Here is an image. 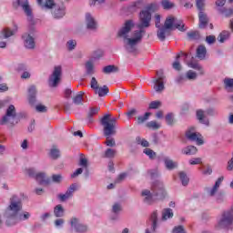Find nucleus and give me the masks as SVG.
<instances>
[{
  "label": "nucleus",
  "instance_id": "obj_24",
  "mask_svg": "<svg viewBox=\"0 0 233 233\" xmlns=\"http://www.w3.org/2000/svg\"><path fill=\"white\" fill-rule=\"evenodd\" d=\"M181 153L184 154V156H194L198 154V147L187 146L181 150Z\"/></svg>",
  "mask_w": 233,
  "mask_h": 233
},
{
  "label": "nucleus",
  "instance_id": "obj_44",
  "mask_svg": "<svg viewBox=\"0 0 233 233\" xmlns=\"http://www.w3.org/2000/svg\"><path fill=\"white\" fill-rule=\"evenodd\" d=\"M116 152L117 151L116 149L107 148L105 151V154H104L103 157H106L107 159H112V158L116 157Z\"/></svg>",
  "mask_w": 233,
  "mask_h": 233
},
{
  "label": "nucleus",
  "instance_id": "obj_49",
  "mask_svg": "<svg viewBox=\"0 0 233 233\" xmlns=\"http://www.w3.org/2000/svg\"><path fill=\"white\" fill-rule=\"evenodd\" d=\"M146 127L151 130H159V128H161V125L157 124L156 121L147 122Z\"/></svg>",
  "mask_w": 233,
  "mask_h": 233
},
{
  "label": "nucleus",
  "instance_id": "obj_7",
  "mask_svg": "<svg viewBox=\"0 0 233 233\" xmlns=\"http://www.w3.org/2000/svg\"><path fill=\"white\" fill-rule=\"evenodd\" d=\"M205 114H207L210 117H216L218 112L216 110L215 107H208L206 110H197V119L199 121V123H201L202 125H206V127H210V120H208V118H205Z\"/></svg>",
  "mask_w": 233,
  "mask_h": 233
},
{
  "label": "nucleus",
  "instance_id": "obj_34",
  "mask_svg": "<svg viewBox=\"0 0 233 233\" xmlns=\"http://www.w3.org/2000/svg\"><path fill=\"white\" fill-rule=\"evenodd\" d=\"M54 214L56 218H63L65 216V208L63 205L58 204L54 208Z\"/></svg>",
  "mask_w": 233,
  "mask_h": 233
},
{
  "label": "nucleus",
  "instance_id": "obj_27",
  "mask_svg": "<svg viewBox=\"0 0 233 233\" xmlns=\"http://www.w3.org/2000/svg\"><path fill=\"white\" fill-rule=\"evenodd\" d=\"M22 10H24L25 14L27 15L28 21H33L34 16H32V8H30V5H28V1H25L22 6Z\"/></svg>",
  "mask_w": 233,
  "mask_h": 233
},
{
  "label": "nucleus",
  "instance_id": "obj_42",
  "mask_svg": "<svg viewBox=\"0 0 233 233\" xmlns=\"http://www.w3.org/2000/svg\"><path fill=\"white\" fill-rule=\"evenodd\" d=\"M30 213L27 211H24L23 213H16L18 223H21V221H26L30 219Z\"/></svg>",
  "mask_w": 233,
  "mask_h": 233
},
{
  "label": "nucleus",
  "instance_id": "obj_41",
  "mask_svg": "<svg viewBox=\"0 0 233 233\" xmlns=\"http://www.w3.org/2000/svg\"><path fill=\"white\" fill-rule=\"evenodd\" d=\"M85 96V92L80 91L73 97V103L75 105H83V96Z\"/></svg>",
  "mask_w": 233,
  "mask_h": 233
},
{
  "label": "nucleus",
  "instance_id": "obj_17",
  "mask_svg": "<svg viewBox=\"0 0 233 233\" xmlns=\"http://www.w3.org/2000/svg\"><path fill=\"white\" fill-rule=\"evenodd\" d=\"M86 26L87 30L96 32L97 30V22L93 18L90 13L86 14Z\"/></svg>",
  "mask_w": 233,
  "mask_h": 233
},
{
  "label": "nucleus",
  "instance_id": "obj_60",
  "mask_svg": "<svg viewBox=\"0 0 233 233\" xmlns=\"http://www.w3.org/2000/svg\"><path fill=\"white\" fill-rule=\"evenodd\" d=\"M90 86L95 91H96L99 87V83L97 82V79H96V77L94 76L91 78Z\"/></svg>",
  "mask_w": 233,
  "mask_h": 233
},
{
  "label": "nucleus",
  "instance_id": "obj_6",
  "mask_svg": "<svg viewBox=\"0 0 233 233\" xmlns=\"http://www.w3.org/2000/svg\"><path fill=\"white\" fill-rule=\"evenodd\" d=\"M177 18L169 15L166 18L164 25L157 31V35L159 41H165L167 35H170V32L174 30V25L176 24Z\"/></svg>",
  "mask_w": 233,
  "mask_h": 233
},
{
  "label": "nucleus",
  "instance_id": "obj_5",
  "mask_svg": "<svg viewBox=\"0 0 233 233\" xmlns=\"http://www.w3.org/2000/svg\"><path fill=\"white\" fill-rule=\"evenodd\" d=\"M44 6L51 10L54 19H63L66 15V7H65V5L56 4L54 0H46Z\"/></svg>",
  "mask_w": 233,
  "mask_h": 233
},
{
  "label": "nucleus",
  "instance_id": "obj_56",
  "mask_svg": "<svg viewBox=\"0 0 233 233\" xmlns=\"http://www.w3.org/2000/svg\"><path fill=\"white\" fill-rule=\"evenodd\" d=\"M196 6L199 12H204L205 10V0H196Z\"/></svg>",
  "mask_w": 233,
  "mask_h": 233
},
{
  "label": "nucleus",
  "instance_id": "obj_48",
  "mask_svg": "<svg viewBox=\"0 0 233 233\" xmlns=\"http://www.w3.org/2000/svg\"><path fill=\"white\" fill-rule=\"evenodd\" d=\"M187 35L188 39H190L191 41H196V40L199 39V37H200L198 31L187 32Z\"/></svg>",
  "mask_w": 233,
  "mask_h": 233
},
{
  "label": "nucleus",
  "instance_id": "obj_29",
  "mask_svg": "<svg viewBox=\"0 0 233 233\" xmlns=\"http://www.w3.org/2000/svg\"><path fill=\"white\" fill-rule=\"evenodd\" d=\"M86 74L87 76H94L96 74V67L94 66V62H92V60L86 63Z\"/></svg>",
  "mask_w": 233,
  "mask_h": 233
},
{
  "label": "nucleus",
  "instance_id": "obj_59",
  "mask_svg": "<svg viewBox=\"0 0 233 233\" xmlns=\"http://www.w3.org/2000/svg\"><path fill=\"white\" fill-rule=\"evenodd\" d=\"M126 116L128 119H132L134 117V116H137V109L136 108H132L129 109L127 113Z\"/></svg>",
  "mask_w": 233,
  "mask_h": 233
},
{
  "label": "nucleus",
  "instance_id": "obj_19",
  "mask_svg": "<svg viewBox=\"0 0 233 233\" xmlns=\"http://www.w3.org/2000/svg\"><path fill=\"white\" fill-rule=\"evenodd\" d=\"M35 179L38 185H44L46 187H48L52 183V179L46 177V173L45 172H38Z\"/></svg>",
  "mask_w": 233,
  "mask_h": 233
},
{
  "label": "nucleus",
  "instance_id": "obj_57",
  "mask_svg": "<svg viewBox=\"0 0 233 233\" xmlns=\"http://www.w3.org/2000/svg\"><path fill=\"white\" fill-rule=\"evenodd\" d=\"M166 123L169 126L172 127L174 125V114L168 113L166 116Z\"/></svg>",
  "mask_w": 233,
  "mask_h": 233
},
{
  "label": "nucleus",
  "instance_id": "obj_46",
  "mask_svg": "<svg viewBox=\"0 0 233 233\" xmlns=\"http://www.w3.org/2000/svg\"><path fill=\"white\" fill-rule=\"evenodd\" d=\"M63 182V175L61 174H54L51 177V183H56V185H59Z\"/></svg>",
  "mask_w": 233,
  "mask_h": 233
},
{
  "label": "nucleus",
  "instance_id": "obj_31",
  "mask_svg": "<svg viewBox=\"0 0 233 233\" xmlns=\"http://www.w3.org/2000/svg\"><path fill=\"white\" fill-rule=\"evenodd\" d=\"M159 8V5H157V3H151L149 5H147L144 10H142V12H147V14H154V12H157Z\"/></svg>",
  "mask_w": 233,
  "mask_h": 233
},
{
  "label": "nucleus",
  "instance_id": "obj_50",
  "mask_svg": "<svg viewBox=\"0 0 233 233\" xmlns=\"http://www.w3.org/2000/svg\"><path fill=\"white\" fill-rule=\"evenodd\" d=\"M136 141L137 145H141V147H144L145 148H148V147H150V143H148L147 139L141 138V137H137Z\"/></svg>",
  "mask_w": 233,
  "mask_h": 233
},
{
  "label": "nucleus",
  "instance_id": "obj_21",
  "mask_svg": "<svg viewBox=\"0 0 233 233\" xmlns=\"http://www.w3.org/2000/svg\"><path fill=\"white\" fill-rule=\"evenodd\" d=\"M198 19H199L198 28L202 30L207 28V25H208V16L206 15L204 11H200L198 13Z\"/></svg>",
  "mask_w": 233,
  "mask_h": 233
},
{
  "label": "nucleus",
  "instance_id": "obj_61",
  "mask_svg": "<svg viewBox=\"0 0 233 233\" xmlns=\"http://www.w3.org/2000/svg\"><path fill=\"white\" fill-rule=\"evenodd\" d=\"M161 106V102L160 101H152L149 104V108L151 110H157V108H159Z\"/></svg>",
  "mask_w": 233,
  "mask_h": 233
},
{
  "label": "nucleus",
  "instance_id": "obj_33",
  "mask_svg": "<svg viewBox=\"0 0 233 233\" xmlns=\"http://www.w3.org/2000/svg\"><path fill=\"white\" fill-rule=\"evenodd\" d=\"M178 177L182 183V186L187 187L188 183H190V178L188 177V176H187V173L185 171H180L178 172Z\"/></svg>",
  "mask_w": 233,
  "mask_h": 233
},
{
  "label": "nucleus",
  "instance_id": "obj_58",
  "mask_svg": "<svg viewBox=\"0 0 233 233\" xmlns=\"http://www.w3.org/2000/svg\"><path fill=\"white\" fill-rule=\"evenodd\" d=\"M148 174L151 179H157V177H159L160 176L159 171L157 169H151L148 171Z\"/></svg>",
  "mask_w": 233,
  "mask_h": 233
},
{
  "label": "nucleus",
  "instance_id": "obj_63",
  "mask_svg": "<svg viewBox=\"0 0 233 233\" xmlns=\"http://www.w3.org/2000/svg\"><path fill=\"white\" fill-rule=\"evenodd\" d=\"M206 42L208 43V45H214V43H216V36L215 35L206 36Z\"/></svg>",
  "mask_w": 233,
  "mask_h": 233
},
{
  "label": "nucleus",
  "instance_id": "obj_1",
  "mask_svg": "<svg viewBox=\"0 0 233 233\" xmlns=\"http://www.w3.org/2000/svg\"><path fill=\"white\" fill-rule=\"evenodd\" d=\"M135 26L134 20H127L117 32V37L124 39V48L128 54H136L137 52V45L143 41V36L147 34V29L137 27V30L133 32V38H128V33L132 32Z\"/></svg>",
  "mask_w": 233,
  "mask_h": 233
},
{
  "label": "nucleus",
  "instance_id": "obj_25",
  "mask_svg": "<svg viewBox=\"0 0 233 233\" xmlns=\"http://www.w3.org/2000/svg\"><path fill=\"white\" fill-rule=\"evenodd\" d=\"M102 72H103V74H106V75L117 74V72H119V67H117V66L109 65V66L103 67Z\"/></svg>",
  "mask_w": 233,
  "mask_h": 233
},
{
  "label": "nucleus",
  "instance_id": "obj_20",
  "mask_svg": "<svg viewBox=\"0 0 233 233\" xmlns=\"http://www.w3.org/2000/svg\"><path fill=\"white\" fill-rule=\"evenodd\" d=\"M15 32H17V25H15L14 29L5 27L0 31V39H8V37H12V35H15Z\"/></svg>",
  "mask_w": 233,
  "mask_h": 233
},
{
  "label": "nucleus",
  "instance_id": "obj_11",
  "mask_svg": "<svg viewBox=\"0 0 233 233\" xmlns=\"http://www.w3.org/2000/svg\"><path fill=\"white\" fill-rule=\"evenodd\" d=\"M165 74L163 70L157 71V78L152 80L154 83V90L155 92H163L165 90Z\"/></svg>",
  "mask_w": 233,
  "mask_h": 233
},
{
  "label": "nucleus",
  "instance_id": "obj_13",
  "mask_svg": "<svg viewBox=\"0 0 233 233\" xmlns=\"http://www.w3.org/2000/svg\"><path fill=\"white\" fill-rule=\"evenodd\" d=\"M71 228L76 233H86L88 232V226L81 223V220L78 218L73 217L70 219Z\"/></svg>",
  "mask_w": 233,
  "mask_h": 233
},
{
  "label": "nucleus",
  "instance_id": "obj_28",
  "mask_svg": "<svg viewBox=\"0 0 233 233\" xmlns=\"http://www.w3.org/2000/svg\"><path fill=\"white\" fill-rule=\"evenodd\" d=\"M98 112H99V107H90L86 116L87 122L94 123V116H96Z\"/></svg>",
  "mask_w": 233,
  "mask_h": 233
},
{
  "label": "nucleus",
  "instance_id": "obj_47",
  "mask_svg": "<svg viewBox=\"0 0 233 233\" xmlns=\"http://www.w3.org/2000/svg\"><path fill=\"white\" fill-rule=\"evenodd\" d=\"M174 28H177L180 32H185L187 28H185V24L181 20H177L175 21Z\"/></svg>",
  "mask_w": 233,
  "mask_h": 233
},
{
  "label": "nucleus",
  "instance_id": "obj_15",
  "mask_svg": "<svg viewBox=\"0 0 233 233\" xmlns=\"http://www.w3.org/2000/svg\"><path fill=\"white\" fill-rule=\"evenodd\" d=\"M27 100L31 106L37 105V87L34 85L30 86L27 89Z\"/></svg>",
  "mask_w": 233,
  "mask_h": 233
},
{
  "label": "nucleus",
  "instance_id": "obj_9",
  "mask_svg": "<svg viewBox=\"0 0 233 233\" xmlns=\"http://www.w3.org/2000/svg\"><path fill=\"white\" fill-rule=\"evenodd\" d=\"M150 23H152V14L147 11H140L138 15V21L136 25L137 28H150Z\"/></svg>",
  "mask_w": 233,
  "mask_h": 233
},
{
  "label": "nucleus",
  "instance_id": "obj_32",
  "mask_svg": "<svg viewBox=\"0 0 233 233\" xmlns=\"http://www.w3.org/2000/svg\"><path fill=\"white\" fill-rule=\"evenodd\" d=\"M158 214H157V210H155L151 213V217L150 219L152 221V230L154 232H156L157 228V221H159V218H157Z\"/></svg>",
  "mask_w": 233,
  "mask_h": 233
},
{
  "label": "nucleus",
  "instance_id": "obj_39",
  "mask_svg": "<svg viewBox=\"0 0 233 233\" xmlns=\"http://www.w3.org/2000/svg\"><path fill=\"white\" fill-rule=\"evenodd\" d=\"M188 66H190V68H194V70H198V72L200 76L205 75V71L203 70V66H201L198 62L191 61L188 64Z\"/></svg>",
  "mask_w": 233,
  "mask_h": 233
},
{
  "label": "nucleus",
  "instance_id": "obj_52",
  "mask_svg": "<svg viewBox=\"0 0 233 233\" xmlns=\"http://www.w3.org/2000/svg\"><path fill=\"white\" fill-rule=\"evenodd\" d=\"M181 57V54L177 55L175 62L172 64L174 70H181V64L179 63V58Z\"/></svg>",
  "mask_w": 233,
  "mask_h": 233
},
{
  "label": "nucleus",
  "instance_id": "obj_12",
  "mask_svg": "<svg viewBox=\"0 0 233 233\" xmlns=\"http://www.w3.org/2000/svg\"><path fill=\"white\" fill-rule=\"evenodd\" d=\"M233 223V208L225 211L222 214V218L218 222V227L220 228H227V227H230Z\"/></svg>",
  "mask_w": 233,
  "mask_h": 233
},
{
  "label": "nucleus",
  "instance_id": "obj_37",
  "mask_svg": "<svg viewBox=\"0 0 233 233\" xmlns=\"http://www.w3.org/2000/svg\"><path fill=\"white\" fill-rule=\"evenodd\" d=\"M160 5L163 10H172V8H176V4L170 2V0H161Z\"/></svg>",
  "mask_w": 233,
  "mask_h": 233
},
{
  "label": "nucleus",
  "instance_id": "obj_53",
  "mask_svg": "<svg viewBox=\"0 0 233 233\" xmlns=\"http://www.w3.org/2000/svg\"><path fill=\"white\" fill-rule=\"evenodd\" d=\"M78 165L79 167H82V168H88V159H86V157H84L83 154L80 157Z\"/></svg>",
  "mask_w": 233,
  "mask_h": 233
},
{
  "label": "nucleus",
  "instance_id": "obj_22",
  "mask_svg": "<svg viewBox=\"0 0 233 233\" xmlns=\"http://www.w3.org/2000/svg\"><path fill=\"white\" fill-rule=\"evenodd\" d=\"M186 137L187 139H188L189 141H197L198 145H203V143H205L203 141V139L199 138L198 137V134L188 130L186 132Z\"/></svg>",
  "mask_w": 233,
  "mask_h": 233
},
{
  "label": "nucleus",
  "instance_id": "obj_54",
  "mask_svg": "<svg viewBox=\"0 0 233 233\" xmlns=\"http://www.w3.org/2000/svg\"><path fill=\"white\" fill-rule=\"evenodd\" d=\"M144 154L148 156L149 159H156V156H157L156 152L150 148L144 149Z\"/></svg>",
  "mask_w": 233,
  "mask_h": 233
},
{
  "label": "nucleus",
  "instance_id": "obj_40",
  "mask_svg": "<svg viewBox=\"0 0 233 233\" xmlns=\"http://www.w3.org/2000/svg\"><path fill=\"white\" fill-rule=\"evenodd\" d=\"M152 116V113L147 112L145 113L144 116H137V125H143V123H146V121H148V118Z\"/></svg>",
  "mask_w": 233,
  "mask_h": 233
},
{
  "label": "nucleus",
  "instance_id": "obj_16",
  "mask_svg": "<svg viewBox=\"0 0 233 233\" xmlns=\"http://www.w3.org/2000/svg\"><path fill=\"white\" fill-rule=\"evenodd\" d=\"M4 218L5 219L6 227H15V225H17V223H19V220L17 218V214L15 215L14 213L5 211Z\"/></svg>",
  "mask_w": 233,
  "mask_h": 233
},
{
  "label": "nucleus",
  "instance_id": "obj_38",
  "mask_svg": "<svg viewBox=\"0 0 233 233\" xmlns=\"http://www.w3.org/2000/svg\"><path fill=\"white\" fill-rule=\"evenodd\" d=\"M228 39H230V33L227 30L222 31L218 36V41L220 43H225V41H228Z\"/></svg>",
  "mask_w": 233,
  "mask_h": 233
},
{
  "label": "nucleus",
  "instance_id": "obj_62",
  "mask_svg": "<svg viewBox=\"0 0 233 233\" xmlns=\"http://www.w3.org/2000/svg\"><path fill=\"white\" fill-rule=\"evenodd\" d=\"M224 85L226 88H233V78H225Z\"/></svg>",
  "mask_w": 233,
  "mask_h": 233
},
{
  "label": "nucleus",
  "instance_id": "obj_36",
  "mask_svg": "<svg viewBox=\"0 0 233 233\" xmlns=\"http://www.w3.org/2000/svg\"><path fill=\"white\" fill-rule=\"evenodd\" d=\"M108 92H110V90L108 89V86H103L101 87H98L95 91V94H97L99 97H105V96L108 95Z\"/></svg>",
  "mask_w": 233,
  "mask_h": 233
},
{
  "label": "nucleus",
  "instance_id": "obj_64",
  "mask_svg": "<svg viewBox=\"0 0 233 233\" xmlns=\"http://www.w3.org/2000/svg\"><path fill=\"white\" fill-rule=\"evenodd\" d=\"M173 233H185V228L183 226L175 227L173 229Z\"/></svg>",
  "mask_w": 233,
  "mask_h": 233
},
{
  "label": "nucleus",
  "instance_id": "obj_51",
  "mask_svg": "<svg viewBox=\"0 0 233 233\" xmlns=\"http://www.w3.org/2000/svg\"><path fill=\"white\" fill-rule=\"evenodd\" d=\"M186 78L188 79L189 81H196V79H198V73L192 70H189L186 74Z\"/></svg>",
  "mask_w": 233,
  "mask_h": 233
},
{
  "label": "nucleus",
  "instance_id": "obj_3",
  "mask_svg": "<svg viewBox=\"0 0 233 233\" xmlns=\"http://www.w3.org/2000/svg\"><path fill=\"white\" fill-rule=\"evenodd\" d=\"M100 125L103 127L104 136L106 137L105 145L111 147H116V139H108V137L117 134V117L112 116L111 114H106L100 119Z\"/></svg>",
  "mask_w": 233,
  "mask_h": 233
},
{
  "label": "nucleus",
  "instance_id": "obj_30",
  "mask_svg": "<svg viewBox=\"0 0 233 233\" xmlns=\"http://www.w3.org/2000/svg\"><path fill=\"white\" fill-rule=\"evenodd\" d=\"M207 56V47L203 45L198 46V47L197 48V57H198V59L203 60L205 59Z\"/></svg>",
  "mask_w": 233,
  "mask_h": 233
},
{
  "label": "nucleus",
  "instance_id": "obj_10",
  "mask_svg": "<svg viewBox=\"0 0 233 233\" xmlns=\"http://www.w3.org/2000/svg\"><path fill=\"white\" fill-rule=\"evenodd\" d=\"M62 73L63 69L61 66H55L52 75L48 78V86H50V88H57V86L61 83Z\"/></svg>",
  "mask_w": 233,
  "mask_h": 233
},
{
  "label": "nucleus",
  "instance_id": "obj_35",
  "mask_svg": "<svg viewBox=\"0 0 233 233\" xmlns=\"http://www.w3.org/2000/svg\"><path fill=\"white\" fill-rule=\"evenodd\" d=\"M49 156L51 159H59V157H61V151L57 149V147L53 146V147L50 149Z\"/></svg>",
  "mask_w": 233,
  "mask_h": 233
},
{
  "label": "nucleus",
  "instance_id": "obj_45",
  "mask_svg": "<svg viewBox=\"0 0 233 233\" xmlns=\"http://www.w3.org/2000/svg\"><path fill=\"white\" fill-rule=\"evenodd\" d=\"M218 12L222 14V15H225V17H230L233 14L232 8H227V7H220L218 8Z\"/></svg>",
  "mask_w": 233,
  "mask_h": 233
},
{
  "label": "nucleus",
  "instance_id": "obj_23",
  "mask_svg": "<svg viewBox=\"0 0 233 233\" xmlns=\"http://www.w3.org/2000/svg\"><path fill=\"white\" fill-rule=\"evenodd\" d=\"M174 218V211L170 208H164L162 210L161 221H167Z\"/></svg>",
  "mask_w": 233,
  "mask_h": 233
},
{
  "label": "nucleus",
  "instance_id": "obj_2",
  "mask_svg": "<svg viewBox=\"0 0 233 233\" xmlns=\"http://www.w3.org/2000/svg\"><path fill=\"white\" fill-rule=\"evenodd\" d=\"M143 201L146 205H154L157 201H163L167 198V189H165V184L160 181H155L151 186V190L144 189L141 192Z\"/></svg>",
  "mask_w": 233,
  "mask_h": 233
},
{
  "label": "nucleus",
  "instance_id": "obj_43",
  "mask_svg": "<svg viewBox=\"0 0 233 233\" xmlns=\"http://www.w3.org/2000/svg\"><path fill=\"white\" fill-rule=\"evenodd\" d=\"M66 46L68 52H72L76 50V47L77 46V41L75 39L68 40L66 44Z\"/></svg>",
  "mask_w": 233,
  "mask_h": 233
},
{
  "label": "nucleus",
  "instance_id": "obj_4",
  "mask_svg": "<svg viewBox=\"0 0 233 233\" xmlns=\"http://www.w3.org/2000/svg\"><path fill=\"white\" fill-rule=\"evenodd\" d=\"M19 123V117H17V110L15 106L10 105L6 110L5 114L0 118V125L2 127H7V128H14L15 125Z\"/></svg>",
  "mask_w": 233,
  "mask_h": 233
},
{
  "label": "nucleus",
  "instance_id": "obj_26",
  "mask_svg": "<svg viewBox=\"0 0 233 233\" xmlns=\"http://www.w3.org/2000/svg\"><path fill=\"white\" fill-rule=\"evenodd\" d=\"M164 165L167 170H174V168H177V162H175L168 157L164 158Z\"/></svg>",
  "mask_w": 233,
  "mask_h": 233
},
{
  "label": "nucleus",
  "instance_id": "obj_14",
  "mask_svg": "<svg viewBox=\"0 0 233 233\" xmlns=\"http://www.w3.org/2000/svg\"><path fill=\"white\" fill-rule=\"evenodd\" d=\"M76 190L77 184H71L66 193L57 195V198L61 203H65V201H68V199H72V198H74V192H76Z\"/></svg>",
  "mask_w": 233,
  "mask_h": 233
},
{
  "label": "nucleus",
  "instance_id": "obj_18",
  "mask_svg": "<svg viewBox=\"0 0 233 233\" xmlns=\"http://www.w3.org/2000/svg\"><path fill=\"white\" fill-rule=\"evenodd\" d=\"M24 39V46H25L28 50H34L35 48V39L30 34H24L22 35Z\"/></svg>",
  "mask_w": 233,
  "mask_h": 233
},
{
  "label": "nucleus",
  "instance_id": "obj_8",
  "mask_svg": "<svg viewBox=\"0 0 233 233\" xmlns=\"http://www.w3.org/2000/svg\"><path fill=\"white\" fill-rule=\"evenodd\" d=\"M21 210H23V199L17 195H13L9 199V206L5 212L17 215Z\"/></svg>",
  "mask_w": 233,
  "mask_h": 233
},
{
  "label": "nucleus",
  "instance_id": "obj_55",
  "mask_svg": "<svg viewBox=\"0 0 233 233\" xmlns=\"http://www.w3.org/2000/svg\"><path fill=\"white\" fill-rule=\"evenodd\" d=\"M123 210V206H121L120 203H115L112 207V212L113 214H119Z\"/></svg>",
  "mask_w": 233,
  "mask_h": 233
}]
</instances>
